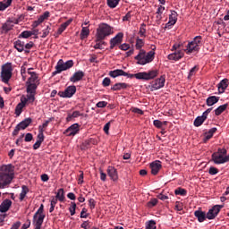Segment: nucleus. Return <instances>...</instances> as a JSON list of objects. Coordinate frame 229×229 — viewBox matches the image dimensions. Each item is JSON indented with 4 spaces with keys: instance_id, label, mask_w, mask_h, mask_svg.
I'll use <instances>...</instances> for the list:
<instances>
[{
    "instance_id": "nucleus-1",
    "label": "nucleus",
    "mask_w": 229,
    "mask_h": 229,
    "mask_svg": "<svg viewBox=\"0 0 229 229\" xmlns=\"http://www.w3.org/2000/svg\"><path fill=\"white\" fill-rule=\"evenodd\" d=\"M15 178V166L12 164L0 166V189H8Z\"/></svg>"
},
{
    "instance_id": "nucleus-2",
    "label": "nucleus",
    "mask_w": 229,
    "mask_h": 229,
    "mask_svg": "<svg viewBox=\"0 0 229 229\" xmlns=\"http://www.w3.org/2000/svg\"><path fill=\"white\" fill-rule=\"evenodd\" d=\"M144 46V41L140 38L136 40V49H140L139 54L134 57L137 60L138 65H146V64H151L155 60V53L149 51L146 54V50L140 49Z\"/></svg>"
},
{
    "instance_id": "nucleus-3",
    "label": "nucleus",
    "mask_w": 229,
    "mask_h": 229,
    "mask_svg": "<svg viewBox=\"0 0 229 229\" xmlns=\"http://www.w3.org/2000/svg\"><path fill=\"white\" fill-rule=\"evenodd\" d=\"M112 30V26L107 23H99L98 28L97 29L96 42H101L102 40H105L106 37H110V35L114 33V30Z\"/></svg>"
},
{
    "instance_id": "nucleus-4",
    "label": "nucleus",
    "mask_w": 229,
    "mask_h": 229,
    "mask_svg": "<svg viewBox=\"0 0 229 229\" xmlns=\"http://www.w3.org/2000/svg\"><path fill=\"white\" fill-rule=\"evenodd\" d=\"M201 40H203L201 36H196L191 42L188 43L185 50L187 55H191V53H199Z\"/></svg>"
},
{
    "instance_id": "nucleus-5",
    "label": "nucleus",
    "mask_w": 229,
    "mask_h": 229,
    "mask_svg": "<svg viewBox=\"0 0 229 229\" xmlns=\"http://www.w3.org/2000/svg\"><path fill=\"white\" fill-rule=\"evenodd\" d=\"M226 148H218L216 152H214L211 156V160L216 165L225 164V156L226 155Z\"/></svg>"
},
{
    "instance_id": "nucleus-6",
    "label": "nucleus",
    "mask_w": 229,
    "mask_h": 229,
    "mask_svg": "<svg viewBox=\"0 0 229 229\" xmlns=\"http://www.w3.org/2000/svg\"><path fill=\"white\" fill-rule=\"evenodd\" d=\"M13 72V68L11 63H7L2 66L1 78L4 83H8L12 79V74Z\"/></svg>"
},
{
    "instance_id": "nucleus-7",
    "label": "nucleus",
    "mask_w": 229,
    "mask_h": 229,
    "mask_svg": "<svg viewBox=\"0 0 229 229\" xmlns=\"http://www.w3.org/2000/svg\"><path fill=\"white\" fill-rule=\"evenodd\" d=\"M76 94V86H68L64 91H59L57 95L59 98H72Z\"/></svg>"
},
{
    "instance_id": "nucleus-8",
    "label": "nucleus",
    "mask_w": 229,
    "mask_h": 229,
    "mask_svg": "<svg viewBox=\"0 0 229 229\" xmlns=\"http://www.w3.org/2000/svg\"><path fill=\"white\" fill-rule=\"evenodd\" d=\"M13 21L8 19L4 23H2L0 27V35H8L9 31L13 30Z\"/></svg>"
},
{
    "instance_id": "nucleus-9",
    "label": "nucleus",
    "mask_w": 229,
    "mask_h": 229,
    "mask_svg": "<svg viewBox=\"0 0 229 229\" xmlns=\"http://www.w3.org/2000/svg\"><path fill=\"white\" fill-rule=\"evenodd\" d=\"M213 107L211 108H208L201 116H198L195 120H194V126H196L197 128L201 126V124H203V123H205V121H207V118L208 117V114H210V112H212Z\"/></svg>"
},
{
    "instance_id": "nucleus-10",
    "label": "nucleus",
    "mask_w": 229,
    "mask_h": 229,
    "mask_svg": "<svg viewBox=\"0 0 229 229\" xmlns=\"http://www.w3.org/2000/svg\"><path fill=\"white\" fill-rule=\"evenodd\" d=\"M165 85V75H161L160 78L156 79L151 85V90H159V89H164Z\"/></svg>"
},
{
    "instance_id": "nucleus-11",
    "label": "nucleus",
    "mask_w": 229,
    "mask_h": 229,
    "mask_svg": "<svg viewBox=\"0 0 229 229\" xmlns=\"http://www.w3.org/2000/svg\"><path fill=\"white\" fill-rule=\"evenodd\" d=\"M223 207H224L223 205L214 206L207 213V215H206L207 219H209V220L216 219V217H217V215L219 214V212H221V208H223Z\"/></svg>"
},
{
    "instance_id": "nucleus-12",
    "label": "nucleus",
    "mask_w": 229,
    "mask_h": 229,
    "mask_svg": "<svg viewBox=\"0 0 229 229\" xmlns=\"http://www.w3.org/2000/svg\"><path fill=\"white\" fill-rule=\"evenodd\" d=\"M124 38V34L123 32H119L114 38L110 39V49H114L115 46H119V44H123V38Z\"/></svg>"
},
{
    "instance_id": "nucleus-13",
    "label": "nucleus",
    "mask_w": 229,
    "mask_h": 229,
    "mask_svg": "<svg viewBox=\"0 0 229 229\" xmlns=\"http://www.w3.org/2000/svg\"><path fill=\"white\" fill-rule=\"evenodd\" d=\"M77 133H80V124L78 123L72 124L64 131V134L67 135V137H74V135H77Z\"/></svg>"
},
{
    "instance_id": "nucleus-14",
    "label": "nucleus",
    "mask_w": 229,
    "mask_h": 229,
    "mask_svg": "<svg viewBox=\"0 0 229 229\" xmlns=\"http://www.w3.org/2000/svg\"><path fill=\"white\" fill-rule=\"evenodd\" d=\"M57 64L61 68V70L64 71H68V69H72V67H74V61L72 60H68L65 63L64 62L63 59H60L57 62Z\"/></svg>"
},
{
    "instance_id": "nucleus-15",
    "label": "nucleus",
    "mask_w": 229,
    "mask_h": 229,
    "mask_svg": "<svg viewBox=\"0 0 229 229\" xmlns=\"http://www.w3.org/2000/svg\"><path fill=\"white\" fill-rule=\"evenodd\" d=\"M151 174L157 175L162 169V162L156 160L150 164Z\"/></svg>"
},
{
    "instance_id": "nucleus-16",
    "label": "nucleus",
    "mask_w": 229,
    "mask_h": 229,
    "mask_svg": "<svg viewBox=\"0 0 229 229\" xmlns=\"http://www.w3.org/2000/svg\"><path fill=\"white\" fill-rule=\"evenodd\" d=\"M185 56V53L182 50H177L173 54L168 55V60H174V62H178V60H182Z\"/></svg>"
},
{
    "instance_id": "nucleus-17",
    "label": "nucleus",
    "mask_w": 229,
    "mask_h": 229,
    "mask_svg": "<svg viewBox=\"0 0 229 229\" xmlns=\"http://www.w3.org/2000/svg\"><path fill=\"white\" fill-rule=\"evenodd\" d=\"M83 78H85V72H83V71H78L70 78V81H72V83H78V81H81Z\"/></svg>"
},
{
    "instance_id": "nucleus-18",
    "label": "nucleus",
    "mask_w": 229,
    "mask_h": 229,
    "mask_svg": "<svg viewBox=\"0 0 229 229\" xmlns=\"http://www.w3.org/2000/svg\"><path fill=\"white\" fill-rule=\"evenodd\" d=\"M107 174L113 182H117L119 180V174H117V169L114 166L107 167Z\"/></svg>"
},
{
    "instance_id": "nucleus-19",
    "label": "nucleus",
    "mask_w": 229,
    "mask_h": 229,
    "mask_svg": "<svg viewBox=\"0 0 229 229\" xmlns=\"http://www.w3.org/2000/svg\"><path fill=\"white\" fill-rule=\"evenodd\" d=\"M126 89H130V84L126 82H117L111 88V90L119 91L126 90Z\"/></svg>"
},
{
    "instance_id": "nucleus-20",
    "label": "nucleus",
    "mask_w": 229,
    "mask_h": 229,
    "mask_svg": "<svg viewBox=\"0 0 229 229\" xmlns=\"http://www.w3.org/2000/svg\"><path fill=\"white\" fill-rule=\"evenodd\" d=\"M176 21H178V13L176 11H171V14L169 15V21L166 23L167 26H174L176 24Z\"/></svg>"
},
{
    "instance_id": "nucleus-21",
    "label": "nucleus",
    "mask_w": 229,
    "mask_h": 229,
    "mask_svg": "<svg viewBox=\"0 0 229 229\" xmlns=\"http://www.w3.org/2000/svg\"><path fill=\"white\" fill-rule=\"evenodd\" d=\"M10 207H12V200L6 199L0 205V212L4 214V212H8L10 210Z\"/></svg>"
},
{
    "instance_id": "nucleus-22",
    "label": "nucleus",
    "mask_w": 229,
    "mask_h": 229,
    "mask_svg": "<svg viewBox=\"0 0 229 229\" xmlns=\"http://www.w3.org/2000/svg\"><path fill=\"white\" fill-rule=\"evenodd\" d=\"M30 78L27 81V83H38L40 85V80L38 79V73L36 72H28Z\"/></svg>"
},
{
    "instance_id": "nucleus-23",
    "label": "nucleus",
    "mask_w": 229,
    "mask_h": 229,
    "mask_svg": "<svg viewBox=\"0 0 229 229\" xmlns=\"http://www.w3.org/2000/svg\"><path fill=\"white\" fill-rule=\"evenodd\" d=\"M40 84L33 83V82H27V94H37V89Z\"/></svg>"
},
{
    "instance_id": "nucleus-24",
    "label": "nucleus",
    "mask_w": 229,
    "mask_h": 229,
    "mask_svg": "<svg viewBox=\"0 0 229 229\" xmlns=\"http://www.w3.org/2000/svg\"><path fill=\"white\" fill-rule=\"evenodd\" d=\"M217 89H218L219 94H224L225 90H226V89H228V79L222 80L217 84Z\"/></svg>"
},
{
    "instance_id": "nucleus-25",
    "label": "nucleus",
    "mask_w": 229,
    "mask_h": 229,
    "mask_svg": "<svg viewBox=\"0 0 229 229\" xmlns=\"http://www.w3.org/2000/svg\"><path fill=\"white\" fill-rule=\"evenodd\" d=\"M108 74L111 78H119V76L126 75V72L121 69H116L114 71H110Z\"/></svg>"
},
{
    "instance_id": "nucleus-26",
    "label": "nucleus",
    "mask_w": 229,
    "mask_h": 229,
    "mask_svg": "<svg viewBox=\"0 0 229 229\" xmlns=\"http://www.w3.org/2000/svg\"><path fill=\"white\" fill-rule=\"evenodd\" d=\"M194 216L197 217L199 223H203V221L207 219V213H205V211L196 210Z\"/></svg>"
},
{
    "instance_id": "nucleus-27",
    "label": "nucleus",
    "mask_w": 229,
    "mask_h": 229,
    "mask_svg": "<svg viewBox=\"0 0 229 229\" xmlns=\"http://www.w3.org/2000/svg\"><path fill=\"white\" fill-rule=\"evenodd\" d=\"M46 217V215H39L38 217L36 219L33 218L35 223V228L34 229H40L42 228V225L44 223V218Z\"/></svg>"
},
{
    "instance_id": "nucleus-28",
    "label": "nucleus",
    "mask_w": 229,
    "mask_h": 229,
    "mask_svg": "<svg viewBox=\"0 0 229 229\" xmlns=\"http://www.w3.org/2000/svg\"><path fill=\"white\" fill-rule=\"evenodd\" d=\"M13 47L18 53H22V51H24V41H21V39L14 41Z\"/></svg>"
},
{
    "instance_id": "nucleus-29",
    "label": "nucleus",
    "mask_w": 229,
    "mask_h": 229,
    "mask_svg": "<svg viewBox=\"0 0 229 229\" xmlns=\"http://www.w3.org/2000/svg\"><path fill=\"white\" fill-rule=\"evenodd\" d=\"M218 102H219V97L211 96L207 98L206 105L208 106H214V105H216V103H218Z\"/></svg>"
},
{
    "instance_id": "nucleus-30",
    "label": "nucleus",
    "mask_w": 229,
    "mask_h": 229,
    "mask_svg": "<svg viewBox=\"0 0 229 229\" xmlns=\"http://www.w3.org/2000/svg\"><path fill=\"white\" fill-rule=\"evenodd\" d=\"M216 131H217V128L213 127L208 132H206L204 137V142L210 140V139L214 137V134L216 133Z\"/></svg>"
},
{
    "instance_id": "nucleus-31",
    "label": "nucleus",
    "mask_w": 229,
    "mask_h": 229,
    "mask_svg": "<svg viewBox=\"0 0 229 229\" xmlns=\"http://www.w3.org/2000/svg\"><path fill=\"white\" fill-rule=\"evenodd\" d=\"M81 113H80V111H74L72 114L68 113L67 114V117H66V121L67 123H71V121H72V119H76L78 117H81Z\"/></svg>"
},
{
    "instance_id": "nucleus-32",
    "label": "nucleus",
    "mask_w": 229,
    "mask_h": 229,
    "mask_svg": "<svg viewBox=\"0 0 229 229\" xmlns=\"http://www.w3.org/2000/svg\"><path fill=\"white\" fill-rule=\"evenodd\" d=\"M71 22H72V20H68L64 23L61 24L57 30V35H62V33L64 32L65 30H67V27L69 26V24H71Z\"/></svg>"
},
{
    "instance_id": "nucleus-33",
    "label": "nucleus",
    "mask_w": 229,
    "mask_h": 229,
    "mask_svg": "<svg viewBox=\"0 0 229 229\" xmlns=\"http://www.w3.org/2000/svg\"><path fill=\"white\" fill-rule=\"evenodd\" d=\"M28 192H30V188H28V186L26 185H22L21 186V192L20 193V201H24V198H26V194H28Z\"/></svg>"
},
{
    "instance_id": "nucleus-34",
    "label": "nucleus",
    "mask_w": 229,
    "mask_h": 229,
    "mask_svg": "<svg viewBox=\"0 0 229 229\" xmlns=\"http://www.w3.org/2000/svg\"><path fill=\"white\" fill-rule=\"evenodd\" d=\"M90 35V30H89V27H82V30L81 31V40H85Z\"/></svg>"
},
{
    "instance_id": "nucleus-35",
    "label": "nucleus",
    "mask_w": 229,
    "mask_h": 229,
    "mask_svg": "<svg viewBox=\"0 0 229 229\" xmlns=\"http://www.w3.org/2000/svg\"><path fill=\"white\" fill-rule=\"evenodd\" d=\"M52 121H55V117H50L48 120H46L42 125L38 126V131H46V128L49 126V123H52Z\"/></svg>"
},
{
    "instance_id": "nucleus-36",
    "label": "nucleus",
    "mask_w": 229,
    "mask_h": 229,
    "mask_svg": "<svg viewBox=\"0 0 229 229\" xmlns=\"http://www.w3.org/2000/svg\"><path fill=\"white\" fill-rule=\"evenodd\" d=\"M158 76V70H151L147 72V81L149 80H155Z\"/></svg>"
},
{
    "instance_id": "nucleus-37",
    "label": "nucleus",
    "mask_w": 229,
    "mask_h": 229,
    "mask_svg": "<svg viewBox=\"0 0 229 229\" xmlns=\"http://www.w3.org/2000/svg\"><path fill=\"white\" fill-rule=\"evenodd\" d=\"M31 118H27L23 121H21L18 125L20 126V128L21 130H26V128H28V126H30V124H31Z\"/></svg>"
},
{
    "instance_id": "nucleus-38",
    "label": "nucleus",
    "mask_w": 229,
    "mask_h": 229,
    "mask_svg": "<svg viewBox=\"0 0 229 229\" xmlns=\"http://www.w3.org/2000/svg\"><path fill=\"white\" fill-rule=\"evenodd\" d=\"M228 108V104H224L220 106H218L216 109H215V115L219 116L223 112H225Z\"/></svg>"
},
{
    "instance_id": "nucleus-39",
    "label": "nucleus",
    "mask_w": 229,
    "mask_h": 229,
    "mask_svg": "<svg viewBox=\"0 0 229 229\" xmlns=\"http://www.w3.org/2000/svg\"><path fill=\"white\" fill-rule=\"evenodd\" d=\"M55 199H58L59 201L63 202L65 199V192L64 191V188H61L58 190Z\"/></svg>"
},
{
    "instance_id": "nucleus-40",
    "label": "nucleus",
    "mask_w": 229,
    "mask_h": 229,
    "mask_svg": "<svg viewBox=\"0 0 229 229\" xmlns=\"http://www.w3.org/2000/svg\"><path fill=\"white\" fill-rule=\"evenodd\" d=\"M12 1H13V0H6L4 2H0V12H4V10H6V8L11 6Z\"/></svg>"
},
{
    "instance_id": "nucleus-41",
    "label": "nucleus",
    "mask_w": 229,
    "mask_h": 229,
    "mask_svg": "<svg viewBox=\"0 0 229 229\" xmlns=\"http://www.w3.org/2000/svg\"><path fill=\"white\" fill-rule=\"evenodd\" d=\"M136 80H143L148 81V72H140L136 73L135 75Z\"/></svg>"
},
{
    "instance_id": "nucleus-42",
    "label": "nucleus",
    "mask_w": 229,
    "mask_h": 229,
    "mask_svg": "<svg viewBox=\"0 0 229 229\" xmlns=\"http://www.w3.org/2000/svg\"><path fill=\"white\" fill-rule=\"evenodd\" d=\"M145 229H157V222L155 220H149L146 223Z\"/></svg>"
},
{
    "instance_id": "nucleus-43",
    "label": "nucleus",
    "mask_w": 229,
    "mask_h": 229,
    "mask_svg": "<svg viewBox=\"0 0 229 229\" xmlns=\"http://www.w3.org/2000/svg\"><path fill=\"white\" fill-rule=\"evenodd\" d=\"M90 144H96V140L94 139L90 138L89 140H86L83 143L82 146L86 148V149H89L90 148Z\"/></svg>"
},
{
    "instance_id": "nucleus-44",
    "label": "nucleus",
    "mask_w": 229,
    "mask_h": 229,
    "mask_svg": "<svg viewBox=\"0 0 229 229\" xmlns=\"http://www.w3.org/2000/svg\"><path fill=\"white\" fill-rule=\"evenodd\" d=\"M174 194H175L176 196H187V190L182 189V188H177V189L174 191Z\"/></svg>"
},
{
    "instance_id": "nucleus-45",
    "label": "nucleus",
    "mask_w": 229,
    "mask_h": 229,
    "mask_svg": "<svg viewBox=\"0 0 229 229\" xmlns=\"http://www.w3.org/2000/svg\"><path fill=\"white\" fill-rule=\"evenodd\" d=\"M30 37H31V31L24 30L18 36V38H30Z\"/></svg>"
},
{
    "instance_id": "nucleus-46",
    "label": "nucleus",
    "mask_w": 229,
    "mask_h": 229,
    "mask_svg": "<svg viewBox=\"0 0 229 229\" xmlns=\"http://www.w3.org/2000/svg\"><path fill=\"white\" fill-rule=\"evenodd\" d=\"M33 46H35V44L33 43V41H30L29 43H27L26 45L24 44V53L26 55H28V53H30V49H31L33 47Z\"/></svg>"
},
{
    "instance_id": "nucleus-47",
    "label": "nucleus",
    "mask_w": 229,
    "mask_h": 229,
    "mask_svg": "<svg viewBox=\"0 0 229 229\" xmlns=\"http://www.w3.org/2000/svg\"><path fill=\"white\" fill-rule=\"evenodd\" d=\"M24 106H24V105H22V104H21V103H19V104L16 106V107H15V114H16L17 116H19V115H21V114H22V108H24Z\"/></svg>"
},
{
    "instance_id": "nucleus-48",
    "label": "nucleus",
    "mask_w": 229,
    "mask_h": 229,
    "mask_svg": "<svg viewBox=\"0 0 229 229\" xmlns=\"http://www.w3.org/2000/svg\"><path fill=\"white\" fill-rule=\"evenodd\" d=\"M49 15H50V13L48 11H46L43 14H41L39 17H38V21L39 22H43L46 21V19H49Z\"/></svg>"
},
{
    "instance_id": "nucleus-49",
    "label": "nucleus",
    "mask_w": 229,
    "mask_h": 229,
    "mask_svg": "<svg viewBox=\"0 0 229 229\" xmlns=\"http://www.w3.org/2000/svg\"><path fill=\"white\" fill-rule=\"evenodd\" d=\"M38 216H44V204H41L38 211L35 213L33 219H37Z\"/></svg>"
},
{
    "instance_id": "nucleus-50",
    "label": "nucleus",
    "mask_w": 229,
    "mask_h": 229,
    "mask_svg": "<svg viewBox=\"0 0 229 229\" xmlns=\"http://www.w3.org/2000/svg\"><path fill=\"white\" fill-rule=\"evenodd\" d=\"M121 0H107V6L109 8H115Z\"/></svg>"
},
{
    "instance_id": "nucleus-51",
    "label": "nucleus",
    "mask_w": 229,
    "mask_h": 229,
    "mask_svg": "<svg viewBox=\"0 0 229 229\" xmlns=\"http://www.w3.org/2000/svg\"><path fill=\"white\" fill-rule=\"evenodd\" d=\"M139 35L140 37H146V23L140 25Z\"/></svg>"
},
{
    "instance_id": "nucleus-52",
    "label": "nucleus",
    "mask_w": 229,
    "mask_h": 229,
    "mask_svg": "<svg viewBox=\"0 0 229 229\" xmlns=\"http://www.w3.org/2000/svg\"><path fill=\"white\" fill-rule=\"evenodd\" d=\"M69 212L71 216H74L76 214V203L71 202V207L69 208Z\"/></svg>"
},
{
    "instance_id": "nucleus-53",
    "label": "nucleus",
    "mask_w": 229,
    "mask_h": 229,
    "mask_svg": "<svg viewBox=\"0 0 229 229\" xmlns=\"http://www.w3.org/2000/svg\"><path fill=\"white\" fill-rule=\"evenodd\" d=\"M43 34L41 36L42 38H46V37H47V35H49V33L51 32V26H47V28L45 30H42Z\"/></svg>"
},
{
    "instance_id": "nucleus-54",
    "label": "nucleus",
    "mask_w": 229,
    "mask_h": 229,
    "mask_svg": "<svg viewBox=\"0 0 229 229\" xmlns=\"http://www.w3.org/2000/svg\"><path fill=\"white\" fill-rule=\"evenodd\" d=\"M37 93H28V95H27V100L29 101V103H35V95H36Z\"/></svg>"
},
{
    "instance_id": "nucleus-55",
    "label": "nucleus",
    "mask_w": 229,
    "mask_h": 229,
    "mask_svg": "<svg viewBox=\"0 0 229 229\" xmlns=\"http://www.w3.org/2000/svg\"><path fill=\"white\" fill-rule=\"evenodd\" d=\"M157 203H158L157 199H152L150 201L148 202V208H153V207H156Z\"/></svg>"
},
{
    "instance_id": "nucleus-56",
    "label": "nucleus",
    "mask_w": 229,
    "mask_h": 229,
    "mask_svg": "<svg viewBox=\"0 0 229 229\" xmlns=\"http://www.w3.org/2000/svg\"><path fill=\"white\" fill-rule=\"evenodd\" d=\"M198 71H199V67L198 65H195L193 68H191L190 70L189 78H191V76H194Z\"/></svg>"
},
{
    "instance_id": "nucleus-57",
    "label": "nucleus",
    "mask_w": 229,
    "mask_h": 229,
    "mask_svg": "<svg viewBox=\"0 0 229 229\" xmlns=\"http://www.w3.org/2000/svg\"><path fill=\"white\" fill-rule=\"evenodd\" d=\"M217 173H219V169L214 167V166H210L209 170H208V174H211L212 176H214V174H217Z\"/></svg>"
},
{
    "instance_id": "nucleus-58",
    "label": "nucleus",
    "mask_w": 229,
    "mask_h": 229,
    "mask_svg": "<svg viewBox=\"0 0 229 229\" xmlns=\"http://www.w3.org/2000/svg\"><path fill=\"white\" fill-rule=\"evenodd\" d=\"M110 83H112V81L108 77H106L102 81L103 87H110Z\"/></svg>"
},
{
    "instance_id": "nucleus-59",
    "label": "nucleus",
    "mask_w": 229,
    "mask_h": 229,
    "mask_svg": "<svg viewBox=\"0 0 229 229\" xmlns=\"http://www.w3.org/2000/svg\"><path fill=\"white\" fill-rule=\"evenodd\" d=\"M178 49H179V51H182V49H183V43L174 44L173 46V50L174 51H176Z\"/></svg>"
},
{
    "instance_id": "nucleus-60",
    "label": "nucleus",
    "mask_w": 229,
    "mask_h": 229,
    "mask_svg": "<svg viewBox=\"0 0 229 229\" xmlns=\"http://www.w3.org/2000/svg\"><path fill=\"white\" fill-rule=\"evenodd\" d=\"M28 103H30V102H29V100H28L27 97L24 96V95H22V96L21 97V102H20V104H21V105H23V106H26V105H28Z\"/></svg>"
},
{
    "instance_id": "nucleus-61",
    "label": "nucleus",
    "mask_w": 229,
    "mask_h": 229,
    "mask_svg": "<svg viewBox=\"0 0 229 229\" xmlns=\"http://www.w3.org/2000/svg\"><path fill=\"white\" fill-rule=\"evenodd\" d=\"M119 49L122 51H128V49H130V44L123 43L119 46Z\"/></svg>"
},
{
    "instance_id": "nucleus-62",
    "label": "nucleus",
    "mask_w": 229,
    "mask_h": 229,
    "mask_svg": "<svg viewBox=\"0 0 229 229\" xmlns=\"http://www.w3.org/2000/svg\"><path fill=\"white\" fill-rule=\"evenodd\" d=\"M153 124L156 128H158L159 130L162 129V121L160 120H154Z\"/></svg>"
},
{
    "instance_id": "nucleus-63",
    "label": "nucleus",
    "mask_w": 229,
    "mask_h": 229,
    "mask_svg": "<svg viewBox=\"0 0 229 229\" xmlns=\"http://www.w3.org/2000/svg\"><path fill=\"white\" fill-rule=\"evenodd\" d=\"M38 141H39V142H41V143L44 142V131H38Z\"/></svg>"
},
{
    "instance_id": "nucleus-64",
    "label": "nucleus",
    "mask_w": 229,
    "mask_h": 229,
    "mask_svg": "<svg viewBox=\"0 0 229 229\" xmlns=\"http://www.w3.org/2000/svg\"><path fill=\"white\" fill-rule=\"evenodd\" d=\"M106 105H108V102L99 101V102L97 103V107L98 108H105V106H106Z\"/></svg>"
}]
</instances>
